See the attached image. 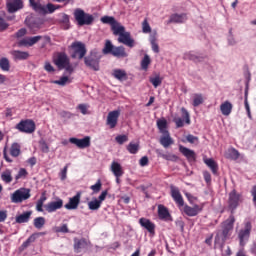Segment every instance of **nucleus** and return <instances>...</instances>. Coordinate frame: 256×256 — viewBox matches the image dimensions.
<instances>
[{
    "label": "nucleus",
    "mask_w": 256,
    "mask_h": 256,
    "mask_svg": "<svg viewBox=\"0 0 256 256\" xmlns=\"http://www.w3.org/2000/svg\"><path fill=\"white\" fill-rule=\"evenodd\" d=\"M233 227H235V216L230 215L229 218L222 223L221 233L218 232L214 239L215 245L219 244L220 249H223L225 241L231 237V233H233Z\"/></svg>",
    "instance_id": "nucleus-1"
},
{
    "label": "nucleus",
    "mask_w": 256,
    "mask_h": 256,
    "mask_svg": "<svg viewBox=\"0 0 256 256\" xmlns=\"http://www.w3.org/2000/svg\"><path fill=\"white\" fill-rule=\"evenodd\" d=\"M29 5L31 9H33V11L37 13V15H42L43 17H45V15L53 14L54 11H57V9H60L61 7L53 3H48L47 5H44L39 0H29Z\"/></svg>",
    "instance_id": "nucleus-2"
},
{
    "label": "nucleus",
    "mask_w": 256,
    "mask_h": 256,
    "mask_svg": "<svg viewBox=\"0 0 256 256\" xmlns=\"http://www.w3.org/2000/svg\"><path fill=\"white\" fill-rule=\"evenodd\" d=\"M74 19L78 27H83L85 25H93V23L95 22V16H93V14L85 12L81 8H76L74 10Z\"/></svg>",
    "instance_id": "nucleus-3"
},
{
    "label": "nucleus",
    "mask_w": 256,
    "mask_h": 256,
    "mask_svg": "<svg viewBox=\"0 0 256 256\" xmlns=\"http://www.w3.org/2000/svg\"><path fill=\"white\" fill-rule=\"evenodd\" d=\"M251 231H253V224L251 223V220H244L243 228H241L238 232L240 247H245L247 243H249V239L251 238Z\"/></svg>",
    "instance_id": "nucleus-4"
},
{
    "label": "nucleus",
    "mask_w": 256,
    "mask_h": 256,
    "mask_svg": "<svg viewBox=\"0 0 256 256\" xmlns=\"http://www.w3.org/2000/svg\"><path fill=\"white\" fill-rule=\"evenodd\" d=\"M99 63H101V54H99L97 49L91 50L89 54L84 57V65L92 69V71H99Z\"/></svg>",
    "instance_id": "nucleus-5"
},
{
    "label": "nucleus",
    "mask_w": 256,
    "mask_h": 256,
    "mask_svg": "<svg viewBox=\"0 0 256 256\" xmlns=\"http://www.w3.org/2000/svg\"><path fill=\"white\" fill-rule=\"evenodd\" d=\"M239 205H241V194L237 193V190H232L228 198V211H230V215H235Z\"/></svg>",
    "instance_id": "nucleus-6"
},
{
    "label": "nucleus",
    "mask_w": 256,
    "mask_h": 256,
    "mask_svg": "<svg viewBox=\"0 0 256 256\" xmlns=\"http://www.w3.org/2000/svg\"><path fill=\"white\" fill-rule=\"evenodd\" d=\"M20 133H26L27 135H31V133H35V121L32 119L21 120L16 126Z\"/></svg>",
    "instance_id": "nucleus-7"
},
{
    "label": "nucleus",
    "mask_w": 256,
    "mask_h": 256,
    "mask_svg": "<svg viewBox=\"0 0 256 256\" xmlns=\"http://www.w3.org/2000/svg\"><path fill=\"white\" fill-rule=\"evenodd\" d=\"M70 47L73 49L71 53L72 59H84L85 55H87V47L83 42H73Z\"/></svg>",
    "instance_id": "nucleus-8"
},
{
    "label": "nucleus",
    "mask_w": 256,
    "mask_h": 256,
    "mask_svg": "<svg viewBox=\"0 0 256 256\" xmlns=\"http://www.w3.org/2000/svg\"><path fill=\"white\" fill-rule=\"evenodd\" d=\"M31 197V189L20 188L11 195V203H23Z\"/></svg>",
    "instance_id": "nucleus-9"
},
{
    "label": "nucleus",
    "mask_w": 256,
    "mask_h": 256,
    "mask_svg": "<svg viewBox=\"0 0 256 256\" xmlns=\"http://www.w3.org/2000/svg\"><path fill=\"white\" fill-rule=\"evenodd\" d=\"M182 118L174 117L173 122L176 125V129H181V127H185L186 125H191V116L189 115V111L185 109V107L181 108Z\"/></svg>",
    "instance_id": "nucleus-10"
},
{
    "label": "nucleus",
    "mask_w": 256,
    "mask_h": 256,
    "mask_svg": "<svg viewBox=\"0 0 256 256\" xmlns=\"http://www.w3.org/2000/svg\"><path fill=\"white\" fill-rule=\"evenodd\" d=\"M69 56L65 52H58L57 55L53 58V63L59 69V71H63L65 66L70 62Z\"/></svg>",
    "instance_id": "nucleus-11"
},
{
    "label": "nucleus",
    "mask_w": 256,
    "mask_h": 256,
    "mask_svg": "<svg viewBox=\"0 0 256 256\" xmlns=\"http://www.w3.org/2000/svg\"><path fill=\"white\" fill-rule=\"evenodd\" d=\"M69 143L72 145H76L78 149H87V147H91V137L85 136L84 138H76V137H71L69 138Z\"/></svg>",
    "instance_id": "nucleus-12"
},
{
    "label": "nucleus",
    "mask_w": 256,
    "mask_h": 256,
    "mask_svg": "<svg viewBox=\"0 0 256 256\" xmlns=\"http://www.w3.org/2000/svg\"><path fill=\"white\" fill-rule=\"evenodd\" d=\"M25 7L23 0H6V9L10 14L17 13Z\"/></svg>",
    "instance_id": "nucleus-13"
},
{
    "label": "nucleus",
    "mask_w": 256,
    "mask_h": 256,
    "mask_svg": "<svg viewBox=\"0 0 256 256\" xmlns=\"http://www.w3.org/2000/svg\"><path fill=\"white\" fill-rule=\"evenodd\" d=\"M79 203H81V192H77L76 195L69 198L68 203L64 207L68 211H73L79 207Z\"/></svg>",
    "instance_id": "nucleus-14"
},
{
    "label": "nucleus",
    "mask_w": 256,
    "mask_h": 256,
    "mask_svg": "<svg viewBox=\"0 0 256 256\" xmlns=\"http://www.w3.org/2000/svg\"><path fill=\"white\" fill-rule=\"evenodd\" d=\"M179 151L184 157H186L189 163H195V161H197V154L192 149L179 145Z\"/></svg>",
    "instance_id": "nucleus-15"
},
{
    "label": "nucleus",
    "mask_w": 256,
    "mask_h": 256,
    "mask_svg": "<svg viewBox=\"0 0 256 256\" xmlns=\"http://www.w3.org/2000/svg\"><path fill=\"white\" fill-rule=\"evenodd\" d=\"M119 115H121V110H113L108 113L107 125L110 129H115L117 127V121H119Z\"/></svg>",
    "instance_id": "nucleus-16"
},
{
    "label": "nucleus",
    "mask_w": 256,
    "mask_h": 256,
    "mask_svg": "<svg viewBox=\"0 0 256 256\" xmlns=\"http://www.w3.org/2000/svg\"><path fill=\"white\" fill-rule=\"evenodd\" d=\"M118 43H122L123 45H126L130 48L135 47V40L131 38V32L127 31L118 37Z\"/></svg>",
    "instance_id": "nucleus-17"
},
{
    "label": "nucleus",
    "mask_w": 256,
    "mask_h": 256,
    "mask_svg": "<svg viewBox=\"0 0 256 256\" xmlns=\"http://www.w3.org/2000/svg\"><path fill=\"white\" fill-rule=\"evenodd\" d=\"M44 207L48 213H55V211L63 208V199L57 198L56 201H51Z\"/></svg>",
    "instance_id": "nucleus-18"
},
{
    "label": "nucleus",
    "mask_w": 256,
    "mask_h": 256,
    "mask_svg": "<svg viewBox=\"0 0 256 256\" xmlns=\"http://www.w3.org/2000/svg\"><path fill=\"white\" fill-rule=\"evenodd\" d=\"M171 197L175 201V203L178 205V207L185 206V201L183 200V196L181 195L179 188L175 186H171Z\"/></svg>",
    "instance_id": "nucleus-19"
},
{
    "label": "nucleus",
    "mask_w": 256,
    "mask_h": 256,
    "mask_svg": "<svg viewBox=\"0 0 256 256\" xmlns=\"http://www.w3.org/2000/svg\"><path fill=\"white\" fill-rule=\"evenodd\" d=\"M74 251L75 253H81V251H83V249H88L89 247V241H87V239L85 238H74Z\"/></svg>",
    "instance_id": "nucleus-20"
},
{
    "label": "nucleus",
    "mask_w": 256,
    "mask_h": 256,
    "mask_svg": "<svg viewBox=\"0 0 256 256\" xmlns=\"http://www.w3.org/2000/svg\"><path fill=\"white\" fill-rule=\"evenodd\" d=\"M139 224L143 227V229H146L148 233H150L151 237H154L155 235V223L150 221L147 218H140L139 219Z\"/></svg>",
    "instance_id": "nucleus-21"
},
{
    "label": "nucleus",
    "mask_w": 256,
    "mask_h": 256,
    "mask_svg": "<svg viewBox=\"0 0 256 256\" xmlns=\"http://www.w3.org/2000/svg\"><path fill=\"white\" fill-rule=\"evenodd\" d=\"M201 211H203V208H200L197 204H195L194 207L185 205L183 208V213H185V215L188 217H197Z\"/></svg>",
    "instance_id": "nucleus-22"
},
{
    "label": "nucleus",
    "mask_w": 256,
    "mask_h": 256,
    "mask_svg": "<svg viewBox=\"0 0 256 256\" xmlns=\"http://www.w3.org/2000/svg\"><path fill=\"white\" fill-rule=\"evenodd\" d=\"M158 217L161 221H173V217L171 216V213H169V209L161 204L158 206Z\"/></svg>",
    "instance_id": "nucleus-23"
},
{
    "label": "nucleus",
    "mask_w": 256,
    "mask_h": 256,
    "mask_svg": "<svg viewBox=\"0 0 256 256\" xmlns=\"http://www.w3.org/2000/svg\"><path fill=\"white\" fill-rule=\"evenodd\" d=\"M31 215H33L32 211H25L22 214H17L15 217V223H18L19 225L22 223H29Z\"/></svg>",
    "instance_id": "nucleus-24"
},
{
    "label": "nucleus",
    "mask_w": 256,
    "mask_h": 256,
    "mask_svg": "<svg viewBox=\"0 0 256 256\" xmlns=\"http://www.w3.org/2000/svg\"><path fill=\"white\" fill-rule=\"evenodd\" d=\"M11 55H12L14 61H26V59H29V52L13 50L11 52Z\"/></svg>",
    "instance_id": "nucleus-25"
},
{
    "label": "nucleus",
    "mask_w": 256,
    "mask_h": 256,
    "mask_svg": "<svg viewBox=\"0 0 256 256\" xmlns=\"http://www.w3.org/2000/svg\"><path fill=\"white\" fill-rule=\"evenodd\" d=\"M110 169L114 177H123V166L119 162L113 161Z\"/></svg>",
    "instance_id": "nucleus-26"
},
{
    "label": "nucleus",
    "mask_w": 256,
    "mask_h": 256,
    "mask_svg": "<svg viewBox=\"0 0 256 256\" xmlns=\"http://www.w3.org/2000/svg\"><path fill=\"white\" fill-rule=\"evenodd\" d=\"M204 163L209 167V169H211L213 175H218L219 165L213 158L204 159Z\"/></svg>",
    "instance_id": "nucleus-27"
},
{
    "label": "nucleus",
    "mask_w": 256,
    "mask_h": 256,
    "mask_svg": "<svg viewBox=\"0 0 256 256\" xmlns=\"http://www.w3.org/2000/svg\"><path fill=\"white\" fill-rule=\"evenodd\" d=\"M160 145L165 147H170V145H173V138H171V134L169 132L162 134L160 137Z\"/></svg>",
    "instance_id": "nucleus-28"
},
{
    "label": "nucleus",
    "mask_w": 256,
    "mask_h": 256,
    "mask_svg": "<svg viewBox=\"0 0 256 256\" xmlns=\"http://www.w3.org/2000/svg\"><path fill=\"white\" fill-rule=\"evenodd\" d=\"M187 21V14H172L169 19V23H185Z\"/></svg>",
    "instance_id": "nucleus-29"
},
{
    "label": "nucleus",
    "mask_w": 256,
    "mask_h": 256,
    "mask_svg": "<svg viewBox=\"0 0 256 256\" xmlns=\"http://www.w3.org/2000/svg\"><path fill=\"white\" fill-rule=\"evenodd\" d=\"M220 111L222 115H225L226 117L231 115V111H233V104L229 101H225L220 105Z\"/></svg>",
    "instance_id": "nucleus-30"
},
{
    "label": "nucleus",
    "mask_w": 256,
    "mask_h": 256,
    "mask_svg": "<svg viewBox=\"0 0 256 256\" xmlns=\"http://www.w3.org/2000/svg\"><path fill=\"white\" fill-rule=\"evenodd\" d=\"M112 75L118 81H126L127 79V72L123 69H114Z\"/></svg>",
    "instance_id": "nucleus-31"
},
{
    "label": "nucleus",
    "mask_w": 256,
    "mask_h": 256,
    "mask_svg": "<svg viewBox=\"0 0 256 256\" xmlns=\"http://www.w3.org/2000/svg\"><path fill=\"white\" fill-rule=\"evenodd\" d=\"M113 57H118V58H124L127 57V52H125V47L123 46H114V50L112 51Z\"/></svg>",
    "instance_id": "nucleus-32"
},
{
    "label": "nucleus",
    "mask_w": 256,
    "mask_h": 256,
    "mask_svg": "<svg viewBox=\"0 0 256 256\" xmlns=\"http://www.w3.org/2000/svg\"><path fill=\"white\" fill-rule=\"evenodd\" d=\"M10 155L12 157H19L21 155V145L17 142H14L10 147Z\"/></svg>",
    "instance_id": "nucleus-33"
},
{
    "label": "nucleus",
    "mask_w": 256,
    "mask_h": 256,
    "mask_svg": "<svg viewBox=\"0 0 256 256\" xmlns=\"http://www.w3.org/2000/svg\"><path fill=\"white\" fill-rule=\"evenodd\" d=\"M186 58H188L189 61H193L194 63H203V61H205V57L199 56L193 52L187 53Z\"/></svg>",
    "instance_id": "nucleus-34"
},
{
    "label": "nucleus",
    "mask_w": 256,
    "mask_h": 256,
    "mask_svg": "<svg viewBox=\"0 0 256 256\" xmlns=\"http://www.w3.org/2000/svg\"><path fill=\"white\" fill-rule=\"evenodd\" d=\"M114 49H115V46L113 45L111 40H107L105 45H104V48L102 50V53L104 55H112Z\"/></svg>",
    "instance_id": "nucleus-35"
},
{
    "label": "nucleus",
    "mask_w": 256,
    "mask_h": 256,
    "mask_svg": "<svg viewBox=\"0 0 256 256\" xmlns=\"http://www.w3.org/2000/svg\"><path fill=\"white\" fill-rule=\"evenodd\" d=\"M111 30L113 31V35H118V37H120V35L125 32V26L120 25L119 22H116V24L111 27Z\"/></svg>",
    "instance_id": "nucleus-36"
},
{
    "label": "nucleus",
    "mask_w": 256,
    "mask_h": 256,
    "mask_svg": "<svg viewBox=\"0 0 256 256\" xmlns=\"http://www.w3.org/2000/svg\"><path fill=\"white\" fill-rule=\"evenodd\" d=\"M157 127L160 133H169V130H167V120L165 118L157 120Z\"/></svg>",
    "instance_id": "nucleus-37"
},
{
    "label": "nucleus",
    "mask_w": 256,
    "mask_h": 256,
    "mask_svg": "<svg viewBox=\"0 0 256 256\" xmlns=\"http://www.w3.org/2000/svg\"><path fill=\"white\" fill-rule=\"evenodd\" d=\"M101 23L110 25L111 27L117 24V20L113 16H103L100 18Z\"/></svg>",
    "instance_id": "nucleus-38"
},
{
    "label": "nucleus",
    "mask_w": 256,
    "mask_h": 256,
    "mask_svg": "<svg viewBox=\"0 0 256 256\" xmlns=\"http://www.w3.org/2000/svg\"><path fill=\"white\" fill-rule=\"evenodd\" d=\"M204 102H205V99H203V94L201 93L194 94L193 102H192L193 107H199V105H203Z\"/></svg>",
    "instance_id": "nucleus-39"
},
{
    "label": "nucleus",
    "mask_w": 256,
    "mask_h": 256,
    "mask_svg": "<svg viewBox=\"0 0 256 256\" xmlns=\"http://www.w3.org/2000/svg\"><path fill=\"white\" fill-rule=\"evenodd\" d=\"M88 209L90 211H99V209H101V204L97 201V198H93L88 202Z\"/></svg>",
    "instance_id": "nucleus-40"
},
{
    "label": "nucleus",
    "mask_w": 256,
    "mask_h": 256,
    "mask_svg": "<svg viewBox=\"0 0 256 256\" xmlns=\"http://www.w3.org/2000/svg\"><path fill=\"white\" fill-rule=\"evenodd\" d=\"M31 243H35V235H30L28 239L22 243L19 251H25V249H27V247H29Z\"/></svg>",
    "instance_id": "nucleus-41"
},
{
    "label": "nucleus",
    "mask_w": 256,
    "mask_h": 256,
    "mask_svg": "<svg viewBox=\"0 0 256 256\" xmlns=\"http://www.w3.org/2000/svg\"><path fill=\"white\" fill-rule=\"evenodd\" d=\"M127 151L130 152L131 155H137V153H139V144L130 142L127 146Z\"/></svg>",
    "instance_id": "nucleus-42"
},
{
    "label": "nucleus",
    "mask_w": 256,
    "mask_h": 256,
    "mask_svg": "<svg viewBox=\"0 0 256 256\" xmlns=\"http://www.w3.org/2000/svg\"><path fill=\"white\" fill-rule=\"evenodd\" d=\"M1 179L2 181H4V183H11V181H13V176H11V170L6 169L4 172H2Z\"/></svg>",
    "instance_id": "nucleus-43"
},
{
    "label": "nucleus",
    "mask_w": 256,
    "mask_h": 256,
    "mask_svg": "<svg viewBox=\"0 0 256 256\" xmlns=\"http://www.w3.org/2000/svg\"><path fill=\"white\" fill-rule=\"evenodd\" d=\"M0 69L3 71H9L11 69V64L9 63V59L3 57L0 59Z\"/></svg>",
    "instance_id": "nucleus-44"
},
{
    "label": "nucleus",
    "mask_w": 256,
    "mask_h": 256,
    "mask_svg": "<svg viewBox=\"0 0 256 256\" xmlns=\"http://www.w3.org/2000/svg\"><path fill=\"white\" fill-rule=\"evenodd\" d=\"M149 65H151V58L148 54H145L141 61V67L144 71H147V69H149Z\"/></svg>",
    "instance_id": "nucleus-45"
},
{
    "label": "nucleus",
    "mask_w": 256,
    "mask_h": 256,
    "mask_svg": "<svg viewBox=\"0 0 256 256\" xmlns=\"http://www.w3.org/2000/svg\"><path fill=\"white\" fill-rule=\"evenodd\" d=\"M45 226V217H37L34 219V227L36 229H43Z\"/></svg>",
    "instance_id": "nucleus-46"
},
{
    "label": "nucleus",
    "mask_w": 256,
    "mask_h": 256,
    "mask_svg": "<svg viewBox=\"0 0 256 256\" xmlns=\"http://www.w3.org/2000/svg\"><path fill=\"white\" fill-rule=\"evenodd\" d=\"M149 81L153 85V87H155V89H157V87H159L161 83H163V79L159 75L155 77H150Z\"/></svg>",
    "instance_id": "nucleus-47"
},
{
    "label": "nucleus",
    "mask_w": 256,
    "mask_h": 256,
    "mask_svg": "<svg viewBox=\"0 0 256 256\" xmlns=\"http://www.w3.org/2000/svg\"><path fill=\"white\" fill-rule=\"evenodd\" d=\"M160 157L165 159V161H172L173 163H177L179 160V156L175 154H160Z\"/></svg>",
    "instance_id": "nucleus-48"
},
{
    "label": "nucleus",
    "mask_w": 256,
    "mask_h": 256,
    "mask_svg": "<svg viewBox=\"0 0 256 256\" xmlns=\"http://www.w3.org/2000/svg\"><path fill=\"white\" fill-rule=\"evenodd\" d=\"M61 23L63 24V29L67 30L71 27V22L69 20V15L62 14Z\"/></svg>",
    "instance_id": "nucleus-49"
},
{
    "label": "nucleus",
    "mask_w": 256,
    "mask_h": 256,
    "mask_svg": "<svg viewBox=\"0 0 256 256\" xmlns=\"http://www.w3.org/2000/svg\"><path fill=\"white\" fill-rule=\"evenodd\" d=\"M248 97L249 96H247V89H246V92H244V107L246 109L247 116L249 117V119H251V107L249 106Z\"/></svg>",
    "instance_id": "nucleus-50"
},
{
    "label": "nucleus",
    "mask_w": 256,
    "mask_h": 256,
    "mask_svg": "<svg viewBox=\"0 0 256 256\" xmlns=\"http://www.w3.org/2000/svg\"><path fill=\"white\" fill-rule=\"evenodd\" d=\"M76 109H78V111H80V113L82 115H89V105L88 104H85V103H82V104H79Z\"/></svg>",
    "instance_id": "nucleus-51"
},
{
    "label": "nucleus",
    "mask_w": 256,
    "mask_h": 256,
    "mask_svg": "<svg viewBox=\"0 0 256 256\" xmlns=\"http://www.w3.org/2000/svg\"><path fill=\"white\" fill-rule=\"evenodd\" d=\"M69 82V76H62L59 80H54V85H60L61 87H65L67 83Z\"/></svg>",
    "instance_id": "nucleus-52"
},
{
    "label": "nucleus",
    "mask_w": 256,
    "mask_h": 256,
    "mask_svg": "<svg viewBox=\"0 0 256 256\" xmlns=\"http://www.w3.org/2000/svg\"><path fill=\"white\" fill-rule=\"evenodd\" d=\"M29 175V172H27V169L20 168L17 175L15 176L16 181H19V179H25Z\"/></svg>",
    "instance_id": "nucleus-53"
},
{
    "label": "nucleus",
    "mask_w": 256,
    "mask_h": 256,
    "mask_svg": "<svg viewBox=\"0 0 256 256\" xmlns=\"http://www.w3.org/2000/svg\"><path fill=\"white\" fill-rule=\"evenodd\" d=\"M241 156V154L239 153V151L235 148H231L229 150V157L230 159H232V161H237V159H239V157Z\"/></svg>",
    "instance_id": "nucleus-54"
},
{
    "label": "nucleus",
    "mask_w": 256,
    "mask_h": 256,
    "mask_svg": "<svg viewBox=\"0 0 256 256\" xmlns=\"http://www.w3.org/2000/svg\"><path fill=\"white\" fill-rule=\"evenodd\" d=\"M41 39H43V36H40V35L34 36V37H28V46L33 47V45L39 43Z\"/></svg>",
    "instance_id": "nucleus-55"
},
{
    "label": "nucleus",
    "mask_w": 256,
    "mask_h": 256,
    "mask_svg": "<svg viewBox=\"0 0 256 256\" xmlns=\"http://www.w3.org/2000/svg\"><path fill=\"white\" fill-rule=\"evenodd\" d=\"M101 187H103L101 180H97L94 185L90 186V189L93 191V195L99 193V191H101Z\"/></svg>",
    "instance_id": "nucleus-56"
},
{
    "label": "nucleus",
    "mask_w": 256,
    "mask_h": 256,
    "mask_svg": "<svg viewBox=\"0 0 256 256\" xmlns=\"http://www.w3.org/2000/svg\"><path fill=\"white\" fill-rule=\"evenodd\" d=\"M115 141L118 142L119 145H123V143H127V141H129V137L125 134L118 135L116 136Z\"/></svg>",
    "instance_id": "nucleus-57"
},
{
    "label": "nucleus",
    "mask_w": 256,
    "mask_h": 256,
    "mask_svg": "<svg viewBox=\"0 0 256 256\" xmlns=\"http://www.w3.org/2000/svg\"><path fill=\"white\" fill-rule=\"evenodd\" d=\"M142 32L151 33V25H149L147 19H144V21L142 22Z\"/></svg>",
    "instance_id": "nucleus-58"
},
{
    "label": "nucleus",
    "mask_w": 256,
    "mask_h": 256,
    "mask_svg": "<svg viewBox=\"0 0 256 256\" xmlns=\"http://www.w3.org/2000/svg\"><path fill=\"white\" fill-rule=\"evenodd\" d=\"M39 145L42 153H49V145L47 144V142H45V140H41L39 142Z\"/></svg>",
    "instance_id": "nucleus-59"
},
{
    "label": "nucleus",
    "mask_w": 256,
    "mask_h": 256,
    "mask_svg": "<svg viewBox=\"0 0 256 256\" xmlns=\"http://www.w3.org/2000/svg\"><path fill=\"white\" fill-rule=\"evenodd\" d=\"M7 29H9V23L0 16V31H7Z\"/></svg>",
    "instance_id": "nucleus-60"
},
{
    "label": "nucleus",
    "mask_w": 256,
    "mask_h": 256,
    "mask_svg": "<svg viewBox=\"0 0 256 256\" xmlns=\"http://www.w3.org/2000/svg\"><path fill=\"white\" fill-rule=\"evenodd\" d=\"M108 191L104 190L101 192V194L99 195V197L97 198V201L102 205L103 201H105V199H107V195H108Z\"/></svg>",
    "instance_id": "nucleus-61"
},
{
    "label": "nucleus",
    "mask_w": 256,
    "mask_h": 256,
    "mask_svg": "<svg viewBox=\"0 0 256 256\" xmlns=\"http://www.w3.org/2000/svg\"><path fill=\"white\" fill-rule=\"evenodd\" d=\"M73 116H74V114L69 111H61L60 112V117H62V119H71Z\"/></svg>",
    "instance_id": "nucleus-62"
},
{
    "label": "nucleus",
    "mask_w": 256,
    "mask_h": 256,
    "mask_svg": "<svg viewBox=\"0 0 256 256\" xmlns=\"http://www.w3.org/2000/svg\"><path fill=\"white\" fill-rule=\"evenodd\" d=\"M57 233H69V227L67 224H63L62 226L57 228Z\"/></svg>",
    "instance_id": "nucleus-63"
},
{
    "label": "nucleus",
    "mask_w": 256,
    "mask_h": 256,
    "mask_svg": "<svg viewBox=\"0 0 256 256\" xmlns=\"http://www.w3.org/2000/svg\"><path fill=\"white\" fill-rule=\"evenodd\" d=\"M16 37L18 38V39H20V37H25V35H27V29H25V28H21V29H19L17 32H16Z\"/></svg>",
    "instance_id": "nucleus-64"
}]
</instances>
